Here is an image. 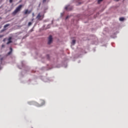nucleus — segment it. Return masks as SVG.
I'll return each instance as SVG.
<instances>
[{"instance_id": "nucleus-24", "label": "nucleus", "mask_w": 128, "mask_h": 128, "mask_svg": "<svg viewBox=\"0 0 128 128\" xmlns=\"http://www.w3.org/2000/svg\"><path fill=\"white\" fill-rule=\"evenodd\" d=\"M78 4H82V2H78Z\"/></svg>"}, {"instance_id": "nucleus-20", "label": "nucleus", "mask_w": 128, "mask_h": 128, "mask_svg": "<svg viewBox=\"0 0 128 128\" xmlns=\"http://www.w3.org/2000/svg\"><path fill=\"white\" fill-rule=\"evenodd\" d=\"M46 2V0H43L42 2L44 3V2Z\"/></svg>"}, {"instance_id": "nucleus-26", "label": "nucleus", "mask_w": 128, "mask_h": 128, "mask_svg": "<svg viewBox=\"0 0 128 128\" xmlns=\"http://www.w3.org/2000/svg\"><path fill=\"white\" fill-rule=\"evenodd\" d=\"M32 22H34V18L32 20Z\"/></svg>"}, {"instance_id": "nucleus-14", "label": "nucleus", "mask_w": 128, "mask_h": 128, "mask_svg": "<svg viewBox=\"0 0 128 128\" xmlns=\"http://www.w3.org/2000/svg\"><path fill=\"white\" fill-rule=\"evenodd\" d=\"M0 60L1 64H2V60H4V57H2L1 58H0Z\"/></svg>"}, {"instance_id": "nucleus-17", "label": "nucleus", "mask_w": 128, "mask_h": 128, "mask_svg": "<svg viewBox=\"0 0 128 128\" xmlns=\"http://www.w3.org/2000/svg\"><path fill=\"white\" fill-rule=\"evenodd\" d=\"M13 0H10L9 2H10V4H12V2Z\"/></svg>"}, {"instance_id": "nucleus-10", "label": "nucleus", "mask_w": 128, "mask_h": 128, "mask_svg": "<svg viewBox=\"0 0 128 128\" xmlns=\"http://www.w3.org/2000/svg\"><path fill=\"white\" fill-rule=\"evenodd\" d=\"M119 20H120V22H124V18L121 17L119 18Z\"/></svg>"}, {"instance_id": "nucleus-13", "label": "nucleus", "mask_w": 128, "mask_h": 128, "mask_svg": "<svg viewBox=\"0 0 128 128\" xmlns=\"http://www.w3.org/2000/svg\"><path fill=\"white\" fill-rule=\"evenodd\" d=\"M32 22H29L28 23V26H32Z\"/></svg>"}, {"instance_id": "nucleus-29", "label": "nucleus", "mask_w": 128, "mask_h": 128, "mask_svg": "<svg viewBox=\"0 0 128 128\" xmlns=\"http://www.w3.org/2000/svg\"><path fill=\"white\" fill-rule=\"evenodd\" d=\"M0 56H1V55H0Z\"/></svg>"}, {"instance_id": "nucleus-4", "label": "nucleus", "mask_w": 128, "mask_h": 128, "mask_svg": "<svg viewBox=\"0 0 128 128\" xmlns=\"http://www.w3.org/2000/svg\"><path fill=\"white\" fill-rule=\"evenodd\" d=\"M52 42V36L50 35L48 38V44H50Z\"/></svg>"}, {"instance_id": "nucleus-15", "label": "nucleus", "mask_w": 128, "mask_h": 128, "mask_svg": "<svg viewBox=\"0 0 128 128\" xmlns=\"http://www.w3.org/2000/svg\"><path fill=\"white\" fill-rule=\"evenodd\" d=\"M102 0H98V4H100V2H102Z\"/></svg>"}, {"instance_id": "nucleus-25", "label": "nucleus", "mask_w": 128, "mask_h": 128, "mask_svg": "<svg viewBox=\"0 0 128 128\" xmlns=\"http://www.w3.org/2000/svg\"><path fill=\"white\" fill-rule=\"evenodd\" d=\"M116 0V2H119L120 0Z\"/></svg>"}, {"instance_id": "nucleus-5", "label": "nucleus", "mask_w": 128, "mask_h": 128, "mask_svg": "<svg viewBox=\"0 0 128 128\" xmlns=\"http://www.w3.org/2000/svg\"><path fill=\"white\" fill-rule=\"evenodd\" d=\"M32 12V10H28L26 9L25 10L24 12V14H30Z\"/></svg>"}, {"instance_id": "nucleus-1", "label": "nucleus", "mask_w": 128, "mask_h": 128, "mask_svg": "<svg viewBox=\"0 0 128 128\" xmlns=\"http://www.w3.org/2000/svg\"><path fill=\"white\" fill-rule=\"evenodd\" d=\"M22 6H23L22 4L19 5L18 7H16V10L12 12V14H13V16H16V14L18 12H20L22 10Z\"/></svg>"}, {"instance_id": "nucleus-7", "label": "nucleus", "mask_w": 128, "mask_h": 128, "mask_svg": "<svg viewBox=\"0 0 128 128\" xmlns=\"http://www.w3.org/2000/svg\"><path fill=\"white\" fill-rule=\"evenodd\" d=\"M12 37H9L8 38V42H7L6 44H12Z\"/></svg>"}, {"instance_id": "nucleus-18", "label": "nucleus", "mask_w": 128, "mask_h": 128, "mask_svg": "<svg viewBox=\"0 0 128 128\" xmlns=\"http://www.w3.org/2000/svg\"><path fill=\"white\" fill-rule=\"evenodd\" d=\"M4 46H6L4 44H3L2 45V48H4Z\"/></svg>"}, {"instance_id": "nucleus-3", "label": "nucleus", "mask_w": 128, "mask_h": 128, "mask_svg": "<svg viewBox=\"0 0 128 128\" xmlns=\"http://www.w3.org/2000/svg\"><path fill=\"white\" fill-rule=\"evenodd\" d=\"M45 102L44 100H40L39 103H37L36 106H42L44 104Z\"/></svg>"}, {"instance_id": "nucleus-2", "label": "nucleus", "mask_w": 128, "mask_h": 128, "mask_svg": "<svg viewBox=\"0 0 128 128\" xmlns=\"http://www.w3.org/2000/svg\"><path fill=\"white\" fill-rule=\"evenodd\" d=\"M44 18V14H42L40 12L38 13V16L36 17V20H42V19Z\"/></svg>"}, {"instance_id": "nucleus-8", "label": "nucleus", "mask_w": 128, "mask_h": 128, "mask_svg": "<svg viewBox=\"0 0 128 128\" xmlns=\"http://www.w3.org/2000/svg\"><path fill=\"white\" fill-rule=\"evenodd\" d=\"M10 52H9L8 53V56H10V55L12 54V48H10Z\"/></svg>"}, {"instance_id": "nucleus-28", "label": "nucleus", "mask_w": 128, "mask_h": 128, "mask_svg": "<svg viewBox=\"0 0 128 128\" xmlns=\"http://www.w3.org/2000/svg\"><path fill=\"white\" fill-rule=\"evenodd\" d=\"M2 28V27H0V28Z\"/></svg>"}, {"instance_id": "nucleus-16", "label": "nucleus", "mask_w": 128, "mask_h": 128, "mask_svg": "<svg viewBox=\"0 0 128 128\" xmlns=\"http://www.w3.org/2000/svg\"><path fill=\"white\" fill-rule=\"evenodd\" d=\"M4 34L0 35V38H4Z\"/></svg>"}, {"instance_id": "nucleus-6", "label": "nucleus", "mask_w": 128, "mask_h": 128, "mask_svg": "<svg viewBox=\"0 0 128 128\" xmlns=\"http://www.w3.org/2000/svg\"><path fill=\"white\" fill-rule=\"evenodd\" d=\"M28 104H30V106H36V104H38V102H28Z\"/></svg>"}, {"instance_id": "nucleus-22", "label": "nucleus", "mask_w": 128, "mask_h": 128, "mask_svg": "<svg viewBox=\"0 0 128 128\" xmlns=\"http://www.w3.org/2000/svg\"><path fill=\"white\" fill-rule=\"evenodd\" d=\"M68 16H67L66 18V20H68Z\"/></svg>"}, {"instance_id": "nucleus-19", "label": "nucleus", "mask_w": 128, "mask_h": 128, "mask_svg": "<svg viewBox=\"0 0 128 128\" xmlns=\"http://www.w3.org/2000/svg\"><path fill=\"white\" fill-rule=\"evenodd\" d=\"M46 56H47V58L48 59L50 58V55H47Z\"/></svg>"}, {"instance_id": "nucleus-21", "label": "nucleus", "mask_w": 128, "mask_h": 128, "mask_svg": "<svg viewBox=\"0 0 128 128\" xmlns=\"http://www.w3.org/2000/svg\"><path fill=\"white\" fill-rule=\"evenodd\" d=\"M6 38H4V40H2V42H6Z\"/></svg>"}, {"instance_id": "nucleus-23", "label": "nucleus", "mask_w": 128, "mask_h": 128, "mask_svg": "<svg viewBox=\"0 0 128 128\" xmlns=\"http://www.w3.org/2000/svg\"><path fill=\"white\" fill-rule=\"evenodd\" d=\"M32 15L33 17L34 16V13H32Z\"/></svg>"}, {"instance_id": "nucleus-27", "label": "nucleus", "mask_w": 128, "mask_h": 128, "mask_svg": "<svg viewBox=\"0 0 128 128\" xmlns=\"http://www.w3.org/2000/svg\"><path fill=\"white\" fill-rule=\"evenodd\" d=\"M4 30H2V32H4Z\"/></svg>"}, {"instance_id": "nucleus-11", "label": "nucleus", "mask_w": 128, "mask_h": 128, "mask_svg": "<svg viewBox=\"0 0 128 128\" xmlns=\"http://www.w3.org/2000/svg\"><path fill=\"white\" fill-rule=\"evenodd\" d=\"M10 24H6L4 26V28H6L8 26H10Z\"/></svg>"}, {"instance_id": "nucleus-9", "label": "nucleus", "mask_w": 128, "mask_h": 128, "mask_svg": "<svg viewBox=\"0 0 128 128\" xmlns=\"http://www.w3.org/2000/svg\"><path fill=\"white\" fill-rule=\"evenodd\" d=\"M76 40H73L71 42L72 46H74V44H76Z\"/></svg>"}, {"instance_id": "nucleus-12", "label": "nucleus", "mask_w": 128, "mask_h": 128, "mask_svg": "<svg viewBox=\"0 0 128 128\" xmlns=\"http://www.w3.org/2000/svg\"><path fill=\"white\" fill-rule=\"evenodd\" d=\"M65 10H72V9H68V6L65 7Z\"/></svg>"}]
</instances>
